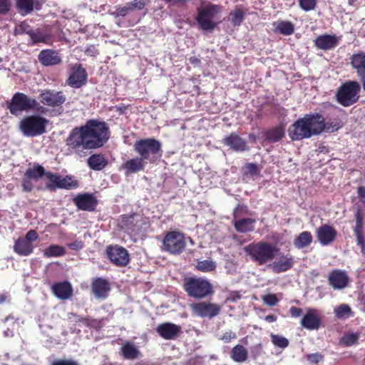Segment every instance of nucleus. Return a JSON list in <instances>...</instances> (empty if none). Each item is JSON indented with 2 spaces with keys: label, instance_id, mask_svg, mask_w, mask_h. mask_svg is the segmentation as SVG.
Here are the masks:
<instances>
[{
  "label": "nucleus",
  "instance_id": "nucleus-1",
  "mask_svg": "<svg viewBox=\"0 0 365 365\" xmlns=\"http://www.w3.org/2000/svg\"><path fill=\"white\" fill-rule=\"evenodd\" d=\"M108 133L106 123L90 120L84 125L71 130L66 139V145L75 152L98 148L108 140Z\"/></svg>",
  "mask_w": 365,
  "mask_h": 365
},
{
  "label": "nucleus",
  "instance_id": "nucleus-2",
  "mask_svg": "<svg viewBox=\"0 0 365 365\" xmlns=\"http://www.w3.org/2000/svg\"><path fill=\"white\" fill-rule=\"evenodd\" d=\"M319 113L307 114L299 118L288 129V134L292 140H300L322 133V125Z\"/></svg>",
  "mask_w": 365,
  "mask_h": 365
},
{
  "label": "nucleus",
  "instance_id": "nucleus-3",
  "mask_svg": "<svg viewBox=\"0 0 365 365\" xmlns=\"http://www.w3.org/2000/svg\"><path fill=\"white\" fill-rule=\"evenodd\" d=\"M10 113L14 115H20L23 111L33 110L38 113H46L48 110L41 106L34 98L28 97L26 94L20 92L16 93L8 105Z\"/></svg>",
  "mask_w": 365,
  "mask_h": 365
},
{
  "label": "nucleus",
  "instance_id": "nucleus-4",
  "mask_svg": "<svg viewBox=\"0 0 365 365\" xmlns=\"http://www.w3.org/2000/svg\"><path fill=\"white\" fill-rule=\"evenodd\" d=\"M133 150L144 162L155 163L162 155V145L154 138H145L137 140L133 145Z\"/></svg>",
  "mask_w": 365,
  "mask_h": 365
},
{
  "label": "nucleus",
  "instance_id": "nucleus-5",
  "mask_svg": "<svg viewBox=\"0 0 365 365\" xmlns=\"http://www.w3.org/2000/svg\"><path fill=\"white\" fill-rule=\"evenodd\" d=\"M40 104L50 108L51 115L58 116L63 113V105L66 103L67 98L63 91L54 89L42 90L38 95Z\"/></svg>",
  "mask_w": 365,
  "mask_h": 365
},
{
  "label": "nucleus",
  "instance_id": "nucleus-6",
  "mask_svg": "<svg viewBox=\"0 0 365 365\" xmlns=\"http://www.w3.org/2000/svg\"><path fill=\"white\" fill-rule=\"evenodd\" d=\"M221 7L218 5L207 4L197 9L196 20L203 31L211 32L216 27L219 20Z\"/></svg>",
  "mask_w": 365,
  "mask_h": 365
},
{
  "label": "nucleus",
  "instance_id": "nucleus-7",
  "mask_svg": "<svg viewBox=\"0 0 365 365\" xmlns=\"http://www.w3.org/2000/svg\"><path fill=\"white\" fill-rule=\"evenodd\" d=\"M245 250L254 261L262 265L272 260L278 249L269 243L259 242L248 245Z\"/></svg>",
  "mask_w": 365,
  "mask_h": 365
},
{
  "label": "nucleus",
  "instance_id": "nucleus-8",
  "mask_svg": "<svg viewBox=\"0 0 365 365\" xmlns=\"http://www.w3.org/2000/svg\"><path fill=\"white\" fill-rule=\"evenodd\" d=\"M184 289L187 294L197 299L209 297L213 293L211 283L200 277H188L184 281Z\"/></svg>",
  "mask_w": 365,
  "mask_h": 365
},
{
  "label": "nucleus",
  "instance_id": "nucleus-9",
  "mask_svg": "<svg viewBox=\"0 0 365 365\" xmlns=\"http://www.w3.org/2000/svg\"><path fill=\"white\" fill-rule=\"evenodd\" d=\"M48 120L39 115H31L24 118L19 123V130L24 136L36 137L46 133Z\"/></svg>",
  "mask_w": 365,
  "mask_h": 365
},
{
  "label": "nucleus",
  "instance_id": "nucleus-10",
  "mask_svg": "<svg viewBox=\"0 0 365 365\" xmlns=\"http://www.w3.org/2000/svg\"><path fill=\"white\" fill-rule=\"evenodd\" d=\"M360 91L361 85L358 82L346 81L337 89L336 100L343 106H350L358 101Z\"/></svg>",
  "mask_w": 365,
  "mask_h": 365
},
{
  "label": "nucleus",
  "instance_id": "nucleus-11",
  "mask_svg": "<svg viewBox=\"0 0 365 365\" xmlns=\"http://www.w3.org/2000/svg\"><path fill=\"white\" fill-rule=\"evenodd\" d=\"M163 247L171 254H180L185 247L184 235L175 231L168 232L164 238Z\"/></svg>",
  "mask_w": 365,
  "mask_h": 365
},
{
  "label": "nucleus",
  "instance_id": "nucleus-12",
  "mask_svg": "<svg viewBox=\"0 0 365 365\" xmlns=\"http://www.w3.org/2000/svg\"><path fill=\"white\" fill-rule=\"evenodd\" d=\"M46 177L51 182V184L47 185V187L50 190H54L56 187L72 190L78 186V181L73 180L72 178L69 176L62 178L57 174L48 172L46 174Z\"/></svg>",
  "mask_w": 365,
  "mask_h": 365
},
{
  "label": "nucleus",
  "instance_id": "nucleus-13",
  "mask_svg": "<svg viewBox=\"0 0 365 365\" xmlns=\"http://www.w3.org/2000/svg\"><path fill=\"white\" fill-rule=\"evenodd\" d=\"M190 309L193 314L208 318H212L218 315L221 310V307L218 304L207 302L192 304H190Z\"/></svg>",
  "mask_w": 365,
  "mask_h": 365
},
{
  "label": "nucleus",
  "instance_id": "nucleus-14",
  "mask_svg": "<svg viewBox=\"0 0 365 365\" xmlns=\"http://www.w3.org/2000/svg\"><path fill=\"white\" fill-rule=\"evenodd\" d=\"M87 73L81 64H75L71 68L70 76L68 78V84L73 88H78L86 84Z\"/></svg>",
  "mask_w": 365,
  "mask_h": 365
},
{
  "label": "nucleus",
  "instance_id": "nucleus-15",
  "mask_svg": "<svg viewBox=\"0 0 365 365\" xmlns=\"http://www.w3.org/2000/svg\"><path fill=\"white\" fill-rule=\"evenodd\" d=\"M107 255L110 261L117 266H125L129 262L128 252L122 247L114 246L108 247Z\"/></svg>",
  "mask_w": 365,
  "mask_h": 365
},
{
  "label": "nucleus",
  "instance_id": "nucleus-16",
  "mask_svg": "<svg viewBox=\"0 0 365 365\" xmlns=\"http://www.w3.org/2000/svg\"><path fill=\"white\" fill-rule=\"evenodd\" d=\"M322 321L321 312L314 309H309L301 320L302 326L308 330H317L319 328Z\"/></svg>",
  "mask_w": 365,
  "mask_h": 365
},
{
  "label": "nucleus",
  "instance_id": "nucleus-17",
  "mask_svg": "<svg viewBox=\"0 0 365 365\" xmlns=\"http://www.w3.org/2000/svg\"><path fill=\"white\" fill-rule=\"evenodd\" d=\"M91 289L96 299H105L108 295L110 287L108 280L99 277L93 280Z\"/></svg>",
  "mask_w": 365,
  "mask_h": 365
},
{
  "label": "nucleus",
  "instance_id": "nucleus-18",
  "mask_svg": "<svg viewBox=\"0 0 365 365\" xmlns=\"http://www.w3.org/2000/svg\"><path fill=\"white\" fill-rule=\"evenodd\" d=\"M337 232L331 226L324 224L317 230V237L322 245L326 246L334 241Z\"/></svg>",
  "mask_w": 365,
  "mask_h": 365
},
{
  "label": "nucleus",
  "instance_id": "nucleus-19",
  "mask_svg": "<svg viewBox=\"0 0 365 365\" xmlns=\"http://www.w3.org/2000/svg\"><path fill=\"white\" fill-rule=\"evenodd\" d=\"M328 280L334 289H342L347 287L349 277L344 271L336 269L329 273Z\"/></svg>",
  "mask_w": 365,
  "mask_h": 365
},
{
  "label": "nucleus",
  "instance_id": "nucleus-20",
  "mask_svg": "<svg viewBox=\"0 0 365 365\" xmlns=\"http://www.w3.org/2000/svg\"><path fill=\"white\" fill-rule=\"evenodd\" d=\"M294 264V259L290 254L280 255L272 263V267L276 273L286 272L290 269Z\"/></svg>",
  "mask_w": 365,
  "mask_h": 365
},
{
  "label": "nucleus",
  "instance_id": "nucleus-21",
  "mask_svg": "<svg viewBox=\"0 0 365 365\" xmlns=\"http://www.w3.org/2000/svg\"><path fill=\"white\" fill-rule=\"evenodd\" d=\"M147 162H144L140 157H136L124 162L120 168L125 170V175L128 176L144 170Z\"/></svg>",
  "mask_w": 365,
  "mask_h": 365
},
{
  "label": "nucleus",
  "instance_id": "nucleus-22",
  "mask_svg": "<svg viewBox=\"0 0 365 365\" xmlns=\"http://www.w3.org/2000/svg\"><path fill=\"white\" fill-rule=\"evenodd\" d=\"M156 331L163 339L172 340L175 339L181 331V327L175 324L168 322L160 324L157 327Z\"/></svg>",
  "mask_w": 365,
  "mask_h": 365
},
{
  "label": "nucleus",
  "instance_id": "nucleus-23",
  "mask_svg": "<svg viewBox=\"0 0 365 365\" xmlns=\"http://www.w3.org/2000/svg\"><path fill=\"white\" fill-rule=\"evenodd\" d=\"M38 58L39 62L45 66L58 65L61 62V56L59 53L51 49L41 51Z\"/></svg>",
  "mask_w": 365,
  "mask_h": 365
},
{
  "label": "nucleus",
  "instance_id": "nucleus-24",
  "mask_svg": "<svg viewBox=\"0 0 365 365\" xmlns=\"http://www.w3.org/2000/svg\"><path fill=\"white\" fill-rule=\"evenodd\" d=\"M74 202L78 208L82 210L93 211L97 205L96 197L90 194L79 195L74 199Z\"/></svg>",
  "mask_w": 365,
  "mask_h": 365
},
{
  "label": "nucleus",
  "instance_id": "nucleus-25",
  "mask_svg": "<svg viewBox=\"0 0 365 365\" xmlns=\"http://www.w3.org/2000/svg\"><path fill=\"white\" fill-rule=\"evenodd\" d=\"M224 144L237 152L249 150L247 142L235 133H232L225 137L224 138Z\"/></svg>",
  "mask_w": 365,
  "mask_h": 365
},
{
  "label": "nucleus",
  "instance_id": "nucleus-26",
  "mask_svg": "<svg viewBox=\"0 0 365 365\" xmlns=\"http://www.w3.org/2000/svg\"><path fill=\"white\" fill-rule=\"evenodd\" d=\"M350 64L361 79L365 78V52H359L350 57Z\"/></svg>",
  "mask_w": 365,
  "mask_h": 365
},
{
  "label": "nucleus",
  "instance_id": "nucleus-27",
  "mask_svg": "<svg viewBox=\"0 0 365 365\" xmlns=\"http://www.w3.org/2000/svg\"><path fill=\"white\" fill-rule=\"evenodd\" d=\"M53 294L60 299H67L71 297L73 289L68 282H58L51 287Z\"/></svg>",
  "mask_w": 365,
  "mask_h": 365
},
{
  "label": "nucleus",
  "instance_id": "nucleus-28",
  "mask_svg": "<svg viewBox=\"0 0 365 365\" xmlns=\"http://www.w3.org/2000/svg\"><path fill=\"white\" fill-rule=\"evenodd\" d=\"M315 45L322 50H330L336 46L339 38L336 36L324 34L318 36L315 41Z\"/></svg>",
  "mask_w": 365,
  "mask_h": 365
},
{
  "label": "nucleus",
  "instance_id": "nucleus-29",
  "mask_svg": "<svg viewBox=\"0 0 365 365\" xmlns=\"http://www.w3.org/2000/svg\"><path fill=\"white\" fill-rule=\"evenodd\" d=\"M34 247L30 242L19 237L15 241L14 251L20 256H29L34 252Z\"/></svg>",
  "mask_w": 365,
  "mask_h": 365
},
{
  "label": "nucleus",
  "instance_id": "nucleus-30",
  "mask_svg": "<svg viewBox=\"0 0 365 365\" xmlns=\"http://www.w3.org/2000/svg\"><path fill=\"white\" fill-rule=\"evenodd\" d=\"M145 225L143 217L139 215L130 216L126 221L127 229L135 235L139 234L143 229V225Z\"/></svg>",
  "mask_w": 365,
  "mask_h": 365
},
{
  "label": "nucleus",
  "instance_id": "nucleus-31",
  "mask_svg": "<svg viewBox=\"0 0 365 365\" xmlns=\"http://www.w3.org/2000/svg\"><path fill=\"white\" fill-rule=\"evenodd\" d=\"M89 168L95 171H101L108 165V160L102 154L91 155L87 160Z\"/></svg>",
  "mask_w": 365,
  "mask_h": 365
},
{
  "label": "nucleus",
  "instance_id": "nucleus-32",
  "mask_svg": "<svg viewBox=\"0 0 365 365\" xmlns=\"http://www.w3.org/2000/svg\"><path fill=\"white\" fill-rule=\"evenodd\" d=\"M120 350L123 357L128 360L135 359L140 355L138 348L130 341H126L123 344Z\"/></svg>",
  "mask_w": 365,
  "mask_h": 365
},
{
  "label": "nucleus",
  "instance_id": "nucleus-33",
  "mask_svg": "<svg viewBox=\"0 0 365 365\" xmlns=\"http://www.w3.org/2000/svg\"><path fill=\"white\" fill-rule=\"evenodd\" d=\"M255 224V220L248 217L236 220L234 223V226L238 232H247L254 230Z\"/></svg>",
  "mask_w": 365,
  "mask_h": 365
},
{
  "label": "nucleus",
  "instance_id": "nucleus-34",
  "mask_svg": "<svg viewBox=\"0 0 365 365\" xmlns=\"http://www.w3.org/2000/svg\"><path fill=\"white\" fill-rule=\"evenodd\" d=\"M313 240L312 234L308 231L300 233L294 240V245L297 249H303L309 246Z\"/></svg>",
  "mask_w": 365,
  "mask_h": 365
},
{
  "label": "nucleus",
  "instance_id": "nucleus-35",
  "mask_svg": "<svg viewBox=\"0 0 365 365\" xmlns=\"http://www.w3.org/2000/svg\"><path fill=\"white\" fill-rule=\"evenodd\" d=\"M231 358L236 362L242 363L245 361L248 357L247 349L240 344L234 346L231 351Z\"/></svg>",
  "mask_w": 365,
  "mask_h": 365
},
{
  "label": "nucleus",
  "instance_id": "nucleus-36",
  "mask_svg": "<svg viewBox=\"0 0 365 365\" xmlns=\"http://www.w3.org/2000/svg\"><path fill=\"white\" fill-rule=\"evenodd\" d=\"M274 26L277 31L285 36L291 35L294 31V24L288 21H277Z\"/></svg>",
  "mask_w": 365,
  "mask_h": 365
},
{
  "label": "nucleus",
  "instance_id": "nucleus-37",
  "mask_svg": "<svg viewBox=\"0 0 365 365\" xmlns=\"http://www.w3.org/2000/svg\"><path fill=\"white\" fill-rule=\"evenodd\" d=\"M48 172H45L43 167L41 165H36L29 168L26 170L25 176L35 181H38L41 177L45 175Z\"/></svg>",
  "mask_w": 365,
  "mask_h": 365
},
{
  "label": "nucleus",
  "instance_id": "nucleus-38",
  "mask_svg": "<svg viewBox=\"0 0 365 365\" xmlns=\"http://www.w3.org/2000/svg\"><path fill=\"white\" fill-rule=\"evenodd\" d=\"M284 135V130L282 127H275L266 133V138L270 142L276 143L282 140Z\"/></svg>",
  "mask_w": 365,
  "mask_h": 365
},
{
  "label": "nucleus",
  "instance_id": "nucleus-39",
  "mask_svg": "<svg viewBox=\"0 0 365 365\" xmlns=\"http://www.w3.org/2000/svg\"><path fill=\"white\" fill-rule=\"evenodd\" d=\"M29 37L33 43H46L49 40V36L40 29H32Z\"/></svg>",
  "mask_w": 365,
  "mask_h": 365
},
{
  "label": "nucleus",
  "instance_id": "nucleus-40",
  "mask_svg": "<svg viewBox=\"0 0 365 365\" xmlns=\"http://www.w3.org/2000/svg\"><path fill=\"white\" fill-rule=\"evenodd\" d=\"M16 6L21 14L27 15L33 11L34 1V0H17Z\"/></svg>",
  "mask_w": 365,
  "mask_h": 365
},
{
  "label": "nucleus",
  "instance_id": "nucleus-41",
  "mask_svg": "<svg viewBox=\"0 0 365 365\" xmlns=\"http://www.w3.org/2000/svg\"><path fill=\"white\" fill-rule=\"evenodd\" d=\"M66 253V249L60 245H51L43 251V255L46 257H61Z\"/></svg>",
  "mask_w": 365,
  "mask_h": 365
},
{
  "label": "nucleus",
  "instance_id": "nucleus-42",
  "mask_svg": "<svg viewBox=\"0 0 365 365\" xmlns=\"http://www.w3.org/2000/svg\"><path fill=\"white\" fill-rule=\"evenodd\" d=\"M245 13L241 9L237 8L230 14V21L234 26H239L245 19Z\"/></svg>",
  "mask_w": 365,
  "mask_h": 365
},
{
  "label": "nucleus",
  "instance_id": "nucleus-43",
  "mask_svg": "<svg viewBox=\"0 0 365 365\" xmlns=\"http://www.w3.org/2000/svg\"><path fill=\"white\" fill-rule=\"evenodd\" d=\"M320 120L322 122H320V124L322 125V133L324 131L332 133L334 131H336L339 130V128L341 127L339 125V122L336 120H328L327 122L324 121V117L319 114Z\"/></svg>",
  "mask_w": 365,
  "mask_h": 365
},
{
  "label": "nucleus",
  "instance_id": "nucleus-44",
  "mask_svg": "<svg viewBox=\"0 0 365 365\" xmlns=\"http://www.w3.org/2000/svg\"><path fill=\"white\" fill-rule=\"evenodd\" d=\"M359 334L356 333H346L341 339V343L346 346H352L358 341Z\"/></svg>",
  "mask_w": 365,
  "mask_h": 365
},
{
  "label": "nucleus",
  "instance_id": "nucleus-45",
  "mask_svg": "<svg viewBox=\"0 0 365 365\" xmlns=\"http://www.w3.org/2000/svg\"><path fill=\"white\" fill-rule=\"evenodd\" d=\"M271 341L276 346L284 349L289 345V340L284 336L279 334H271Z\"/></svg>",
  "mask_w": 365,
  "mask_h": 365
},
{
  "label": "nucleus",
  "instance_id": "nucleus-46",
  "mask_svg": "<svg viewBox=\"0 0 365 365\" xmlns=\"http://www.w3.org/2000/svg\"><path fill=\"white\" fill-rule=\"evenodd\" d=\"M216 264L212 260H203L200 261L197 264L198 270L202 272H210L215 269Z\"/></svg>",
  "mask_w": 365,
  "mask_h": 365
},
{
  "label": "nucleus",
  "instance_id": "nucleus-47",
  "mask_svg": "<svg viewBox=\"0 0 365 365\" xmlns=\"http://www.w3.org/2000/svg\"><path fill=\"white\" fill-rule=\"evenodd\" d=\"M131 12L127 3L123 6H120L111 13L115 18L125 17L128 13Z\"/></svg>",
  "mask_w": 365,
  "mask_h": 365
},
{
  "label": "nucleus",
  "instance_id": "nucleus-48",
  "mask_svg": "<svg viewBox=\"0 0 365 365\" xmlns=\"http://www.w3.org/2000/svg\"><path fill=\"white\" fill-rule=\"evenodd\" d=\"M354 216L356 220V227L354 230V232H361L363 228L364 214L360 209H357Z\"/></svg>",
  "mask_w": 365,
  "mask_h": 365
},
{
  "label": "nucleus",
  "instance_id": "nucleus-49",
  "mask_svg": "<svg viewBox=\"0 0 365 365\" xmlns=\"http://www.w3.org/2000/svg\"><path fill=\"white\" fill-rule=\"evenodd\" d=\"M31 30H32V29L30 27V26L28 24H26V22H22L20 24H19L17 26H16L15 30H14V34L20 35V34H26L29 36Z\"/></svg>",
  "mask_w": 365,
  "mask_h": 365
},
{
  "label": "nucleus",
  "instance_id": "nucleus-50",
  "mask_svg": "<svg viewBox=\"0 0 365 365\" xmlns=\"http://www.w3.org/2000/svg\"><path fill=\"white\" fill-rule=\"evenodd\" d=\"M245 173L247 175L255 176L259 175L260 170L255 163H247L245 165Z\"/></svg>",
  "mask_w": 365,
  "mask_h": 365
},
{
  "label": "nucleus",
  "instance_id": "nucleus-51",
  "mask_svg": "<svg viewBox=\"0 0 365 365\" xmlns=\"http://www.w3.org/2000/svg\"><path fill=\"white\" fill-rule=\"evenodd\" d=\"M127 4L130 11L133 12L143 10L145 6V2L144 0H133L131 2H128Z\"/></svg>",
  "mask_w": 365,
  "mask_h": 365
},
{
  "label": "nucleus",
  "instance_id": "nucleus-52",
  "mask_svg": "<svg viewBox=\"0 0 365 365\" xmlns=\"http://www.w3.org/2000/svg\"><path fill=\"white\" fill-rule=\"evenodd\" d=\"M334 312L338 318H342L346 314L351 312V308L349 305L342 304L336 308Z\"/></svg>",
  "mask_w": 365,
  "mask_h": 365
},
{
  "label": "nucleus",
  "instance_id": "nucleus-53",
  "mask_svg": "<svg viewBox=\"0 0 365 365\" xmlns=\"http://www.w3.org/2000/svg\"><path fill=\"white\" fill-rule=\"evenodd\" d=\"M262 301L265 304L270 306V307L275 306L279 302V300L277 298L276 294H269L264 295L262 297Z\"/></svg>",
  "mask_w": 365,
  "mask_h": 365
},
{
  "label": "nucleus",
  "instance_id": "nucleus-54",
  "mask_svg": "<svg viewBox=\"0 0 365 365\" xmlns=\"http://www.w3.org/2000/svg\"><path fill=\"white\" fill-rule=\"evenodd\" d=\"M299 5L304 11H311L315 8L316 0H299Z\"/></svg>",
  "mask_w": 365,
  "mask_h": 365
},
{
  "label": "nucleus",
  "instance_id": "nucleus-55",
  "mask_svg": "<svg viewBox=\"0 0 365 365\" xmlns=\"http://www.w3.org/2000/svg\"><path fill=\"white\" fill-rule=\"evenodd\" d=\"M356 238L357 245L361 248V252L365 255V240L361 234V232H354Z\"/></svg>",
  "mask_w": 365,
  "mask_h": 365
},
{
  "label": "nucleus",
  "instance_id": "nucleus-56",
  "mask_svg": "<svg viewBox=\"0 0 365 365\" xmlns=\"http://www.w3.org/2000/svg\"><path fill=\"white\" fill-rule=\"evenodd\" d=\"M38 237V235L37 232L34 230H30L26 234L25 237H23L26 241L30 242V244L33 245V242H35Z\"/></svg>",
  "mask_w": 365,
  "mask_h": 365
},
{
  "label": "nucleus",
  "instance_id": "nucleus-57",
  "mask_svg": "<svg viewBox=\"0 0 365 365\" xmlns=\"http://www.w3.org/2000/svg\"><path fill=\"white\" fill-rule=\"evenodd\" d=\"M307 359L311 364H317L323 360V356L319 353L310 354L307 356Z\"/></svg>",
  "mask_w": 365,
  "mask_h": 365
},
{
  "label": "nucleus",
  "instance_id": "nucleus-58",
  "mask_svg": "<svg viewBox=\"0 0 365 365\" xmlns=\"http://www.w3.org/2000/svg\"><path fill=\"white\" fill-rule=\"evenodd\" d=\"M67 246L72 250H80L83 248L84 243L81 240H76L73 242L67 244Z\"/></svg>",
  "mask_w": 365,
  "mask_h": 365
},
{
  "label": "nucleus",
  "instance_id": "nucleus-59",
  "mask_svg": "<svg viewBox=\"0 0 365 365\" xmlns=\"http://www.w3.org/2000/svg\"><path fill=\"white\" fill-rule=\"evenodd\" d=\"M237 337L236 334L232 331H228L224 333L220 337V339L224 341L225 343L230 342L232 339H235Z\"/></svg>",
  "mask_w": 365,
  "mask_h": 365
},
{
  "label": "nucleus",
  "instance_id": "nucleus-60",
  "mask_svg": "<svg viewBox=\"0 0 365 365\" xmlns=\"http://www.w3.org/2000/svg\"><path fill=\"white\" fill-rule=\"evenodd\" d=\"M68 319L71 320V322H81L85 323L86 324H88V319L86 318L78 316V315L75 314L74 313H72V312L69 313L68 314Z\"/></svg>",
  "mask_w": 365,
  "mask_h": 365
},
{
  "label": "nucleus",
  "instance_id": "nucleus-61",
  "mask_svg": "<svg viewBox=\"0 0 365 365\" xmlns=\"http://www.w3.org/2000/svg\"><path fill=\"white\" fill-rule=\"evenodd\" d=\"M10 9L9 0H0V14H6Z\"/></svg>",
  "mask_w": 365,
  "mask_h": 365
},
{
  "label": "nucleus",
  "instance_id": "nucleus-62",
  "mask_svg": "<svg viewBox=\"0 0 365 365\" xmlns=\"http://www.w3.org/2000/svg\"><path fill=\"white\" fill-rule=\"evenodd\" d=\"M31 179L24 178L23 182H22V187L24 188V190L26 192H30L33 189V184L31 181Z\"/></svg>",
  "mask_w": 365,
  "mask_h": 365
},
{
  "label": "nucleus",
  "instance_id": "nucleus-63",
  "mask_svg": "<svg viewBox=\"0 0 365 365\" xmlns=\"http://www.w3.org/2000/svg\"><path fill=\"white\" fill-rule=\"evenodd\" d=\"M51 365H78L76 361L71 360H57Z\"/></svg>",
  "mask_w": 365,
  "mask_h": 365
},
{
  "label": "nucleus",
  "instance_id": "nucleus-64",
  "mask_svg": "<svg viewBox=\"0 0 365 365\" xmlns=\"http://www.w3.org/2000/svg\"><path fill=\"white\" fill-rule=\"evenodd\" d=\"M358 196L359 197L360 201L365 205V187L360 186L357 190Z\"/></svg>",
  "mask_w": 365,
  "mask_h": 365
}]
</instances>
